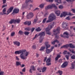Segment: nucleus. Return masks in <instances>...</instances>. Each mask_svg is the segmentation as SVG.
Returning <instances> with one entry per match:
<instances>
[{
    "mask_svg": "<svg viewBox=\"0 0 75 75\" xmlns=\"http://www.w3.org/2000/svg\"><path fill=\"white\" fill-rule=\"evenodd\" d=\"M55 13L57 15V16H59L61 14V11L59 10L55 11Z\"/></svg>",
    "mask_w": 75,
    "mask_h": 75,
    "instance_id": "nucleus-19",
    "label": "nucleus"
},
{
    "mask_svg": "<svg viewBox=\"0 0 75 75\" xmlns=\"http://www.w3.org/2000/svg\"><path fill=\"white\" fill-rule=\"evenodd\" d=\"M47 69V67H44L42 69V72H44L46 71Z\"/></svg>",
    "mask_w": 75,
    "mask_h": 75,
    "instance_id": "nucleus-33",
    "label": "nucleus"
},
{
    "mask_svg": "<svg viewBox=\"0 0 75 75\" xmlns=\"http://www.w3.org/2000/svg\"><path fill=\"white\" fill-rule=\"evenodd\" d=\"M10 10H9V9H8L7 11V13H6V14H7V15H8L9 14V13H10V12H10Z\"/></svg>",
    "mask_w": 75,
    "mask_h": 75,
    "instance_id": "nucleus-51",
    "label": "nucleus"
},
{
    "mask_svg": "<svg viewBox=\"0 0 75 75\" xmlns=\"http://www.w3.org/2000/svg\"><path fill=\"white\" fill-rule=\"evenodd\" d=\"M34 16V15L33 13H29L28 15H27L26 17L28 19H30V18H33Z\"/></svg>",
    "mask_w": 75,
    "mask_h": 75,
    "instance_id": "nucleus-10",
    "label": "nucleus"
},
{
    "mask_svg": "<svg viewBox=\"0 0 75 75\" xmlns=\"http://www.w3.org/2000/svg\"><path fill=\"white\" fill-rule=\"evenodd\" d=\"M13 42L15 45H16L17 46H20V43L18 41H15Z\"/></svg>",
    "mask_w": 75,
    "mask_h": 75,
    "instance_id": "nucleus-18",
    "label": "nucleus"
},
{
    "mask_svg": "<svg viewBox=\"0 0 75 75\" xmlns=\"http://www.w3.org/2000/svg\"><path fill=\"white\" fill-rule=\"evenodd\" d=\"M18 33L20 34V35H22L24 34V32H23L22 30H20L19 31Z\"/></svg>",
    "mask_w": 75,
    "mask_h": 75,
    "instance_id": "nucleus-36",
    "label": "nucleus"
},
{
    "mask_svg": "<svg viewBox=\"0 0 75 75\" xmlns=\"http://www.w3.org/2000/svg\"><path fill=\"white\" fill-rule=\"evenodd\" d=\"M71 66H72L70 68V69H74V68H75V64H74L72 63Z\"/></svg>",
    "mask_w": 75,
    "mask_h": 75,
    "instance_id": "nucleus-25",
    "label": "nucleus"
},
{
    "mask_svg": "<svg viewBox=\"0 0 75 75\" xmlns=\"http://www.w3.org/2000/svg\"><path fill=\"white\" fill-rule=\"evenodd\" d=\"M52 7H54L55 9L57 8V6H55L54 4H52L51 5H49L47 6H46L45 9L46 10H48V9L52 8Z\"/></svg>",
    "mask_w": 75,
    "mask_h": 75,
    "instance_id": "nucleus-3",
    "label": "nucleus"
},
{
    "mask_svg": "<svg viewBox=\"0 0 75 75\" xmlns=\"http://www.w3.org/2000/svg\"><path fill=\"white\" fill-rule=\"evenodd\" d=\"M71 59H75V55L73 54L72 56L71 57Z\"/></svg>",
    "mask_w": 75,
    "mask_h": 75,
    "instance_id": "nucleus-41",
    "label": "nucleus"
},
{
    "mask_svg": "<svg viewBox=\"0 0 75 75\" xmlns=\"http://www.w3.org/2000/svg\"><path fill=\"white\" fill-rule=\"evenodd\" d=\"M36 18L34 19L33 21V23L34 24H36L37 23V22L38 21V19L37 18V16H36Z\"/></svg>",
    "mask_w": 75,
    "mask_h": 75,
    "instance_id": "nucleus-21",
    "label": "nucleus"
},
{
    "mask_svg": "<svg viewBox=\"0 0 75 75\" xmlns=\"http://www.w3.org/2000/svg\"><path fill=\"white\" fill-rule=\"evenodd\" d=\"M60 57H61V55H60V54H59V55H57L55 59V61H58V59Z\"/></svg>",
    "mask_w": 75,
    "mask_h": 75,
    "instance_id": "nucleus-26",
    "label": "nucleus"
},
{
    "mask_svg": "<svg viewBox=\"0 0 75 75\" xmlns=\"http://www.w3.org/2000/svg\"><path fill=\"white\" fill-rule=\"evenodd\" d=\"M68 15V13L67 12H63V13H62L60 16L61 17H65L67 15Z\"/></svg>",
    "mask_w": 75,
    "mask_h": 75,
    "instance_id": "nucleus-15",
    "label": "nucleus"
},
{
    "mask_svg": "<svg viewBox=\"0 0 75 75\" xmlns=\"http://www.w3.org/2000/svg\"><path fill=\"white\" fill-rule=\"evenodd\" d=\"M39 10V8H35L34 9V11H35L36 10Z\"/></svg>",
    "mask_w": 75,
    "mask_h": 75,
    "instance_id": "nucleus-60",
    "label": "nucleus"
},
{
    "mask_svg": "<svg viewBox=\"0 0 75 75\" xmlns=\"http://www.w3.org/2000/svg\"><path fill=\"white\" fill-rule=\"evenodd\" d=\"M22 51V54H21L20 55V57L21 58V59H26V58H27V57H24L23 55V54H24V53H23V52H25V51H26V50H21Z\"/></svg>",
    "mask_w": 75,
    "mask_h": 75,
    "instance_id": "nucleus-5",
    "label": "nucleus"
},
{
    "mask_svg": "<svg viewBox=\"0 0 75 75\" xmlns=\"http://www.w3.org/2000/svg\"><path fill=\"white\" fill-rule=\"evenodd\" d=\"M3 28H3V29L2 30V31H4V30H6V27L4 26H3Z\"/></svg>",
    "mask_w": 75,
    "mask_h": 75,
    "instance_id": "nucleus-58",
    "label": "nucleus"
},
{
    "mask_svg": "<svg viewBox=\"0 0 75 75\" xmlns=\"http://www.w3.org/2000/svg\"><path fill=\"white\" fill-rule=\"evenodd\" d=\"M55 1L59 4L61 3V0H55Z\"/></svg>",
    "mask_w": 75,
    "mask_h": 75,
    "instance_id": "nucleus-31",
    "label": "nucleus"
},
{
    "mask_svg": "<svg viewBox=\"0 0 75 75\" xmlns=\"http://www.w3.org/2000/svg\"><path fill=\"white\" fill-rule=\"evenodd\" d=\"M24 34L25 35H28L30 34V32L27 31H25L24 33Z\"/></svg>",
    "mask_w": 75,
    "mask_h": 75,
    "instance_id": "nucleus-39",
    "label": "nucleus"
},
{
    "mask_svg": "<svg viewBox=\"0 0 75 75\" xmlns=\"http://www.w3.org/2000/svg\"><path fill=\"white\" fill-rule=\"evenodd\" d=\"M6 8H4L3 10V12H1L0 14L1 15H4V14H6Z\"/></svg>",
    "mask_w": 75,
    "mask_h": 75,
    "instance_id": "nucleus-16",
    "label": "nucleus"
},
{
    "mask_svg": "<svg viewBox=\"0 0 75 75\" xmlns=\"http://www.w3.org/2000/svg\"><path fill=\"white\" fill-rule=\"evenodd\" d=\"M32 70L31 69H30V70H29V72H30V73H31V74H32L33 73V71H32Z\"/></svg>",
    "mask_w": 75,
    "mask_h": 75,
    "instance_id": "nucleus-61",
    "label": "nucleus"
},
{
    "mask_svg": "<svg viewBox=\"0 0 75 75\" xmlns=\"http://www.w3.org/2000/svg\"><path fill=\"white\" fill-rule=\"evenodd\" d=\"M20 21H21V20L19 19L15 20V23H20Z\"/></svg>",
    "mask_w": 75,
    "mask_h": 75,
    "instance_id": "nucleus-23",
    "label": "nucleus"
},
{
    "mask_svg": "<svg viewBox=\"0 0 75 75\" xmlns=\"http://www.w3.org/2000/svg\"><path fill=\"white\" fill-rule=\"evenodd\" d=\"M65 57L67 59H69V56L66 55Z\"/></svg>",
    "mask_w": 75,
    "mask_h": 75,
    "instance_id": "nucleus-55",
    "label": "nucleus"
},
{
    "mask_svg": "<svg viewBox=\"0 0 75 75\" xmlns=\"http://www.w3.org/2000/svg\"><path fill=\"white\" fill-rule=\"evenodd\" d=\"M6 3V0H3V4H5Z\"/></svg>",
    "mask_w": 75,
    "mask_h": 75,
    "instance_id": "nucleus-63",
    "label": "nucleus"
},
{
    "mask_svg": "<svg viewBox=\"0 0 75 75\" xmlns=\"http://www.w3.org/2000/svg\"><path fill=\"white\" fill-rule=\"evenodd\" d=\"M34 30H35V28H33L31 29V32L33 33L34 31Z\"/></svg>",
    "mask_w": 75,
    "mask_h": 75,
    "instance_id": "nucleus-49",
    "label": "nucleus"
},
{
    "mask_svg": "<svg viewBox=\"0 0 75 75\" xmlns=\"http://www.w3.org/2000/svg\"><path fill=\"white\" fill-rule=\"evenodd\" d=\"M22 53V51L21 50H20L19 51H17L15 52V54H20L21 53Z\"/></svg>",
    "mask_w": 75,
    "mask_h": 75,
    "instance_id": "nucleus-20",
    "label": "nucleus"
},
{
    "mask_svg": "<svg viewBox=\"0 0 75 75\" xmlns=\"http://www.w3.org/2000/svg\"><path fill=\"white\" fill-rule=\"evenodd\" d=\"M45 48V47H42L40 50V51H42V50H44V49Z\"/></svg>",
    "mask_w": 75,
    "mask_h": 75,
    "instance_id": "nucleus-40",
    "label": "nucleus"
},
{
    "mask_svg": "<svg viewBox=\"0 0 75 75\" xmlns=\"http://www.w3.org/2000/svg\"><path fill=\"white\" fill-rule=\"evenodd\" d=\"M57 74H58L59 73V75H62V71L60 70H59L57 72Z\"/></svg>",
    "mask_w": 75,
    "mask_h": 75,
    "instance_id": "nucleus-30",
    "label": "nucleus"
},
{
    "mask_svg": "<svg viewBox=\"0 0 75 75\" xmlns=\"http://www.w3.org/2000/svg\"><path fill=\"white\" fill-rule=\"evenodd\" d=\"M47 57H45L44 58V62H45L46 61V60H47Z\"/></svg>",
    "mask_w": 75,
    "mask_h": 75,
    "instance_id": "nucleus-57",
    "label": "nucleus"
},
{
    "mask_svg": "<svg viewBox=\"0 0 75 75\" xmlns=\"http://www.w3.org/2000/svg\"><path fill=\"white\" fill-rule=\"evenodd\" d=\"M15 23V20L14 19H11L10 21H9L10 24H13V23Z\"/></svg>",
    "mask_w": 75,
    "mask_h": 75,
    "instance_id": "nucleus-22",
    "label": "nucleus"
},
{
    "mask_svg": "<svg viewBox=\"0 0 75 75\" xmlns=\"http://www.w3.org/2000/svg\"><path fill=\"white\" fill-rule=\"evenodd\" d=\"M33 49H35L36 48V46L35 45H33Z\"/></svg>",
    "mask_w": 75,
    "mask_h": 75,
    "instance_id": "nucleus-64",
    "label": "nucleus"
},
{
    "mask_svg": "<svg viewBox=\"0 0 75 75\" xmlns=\"http://www.w3.org/2000/svg\"><path fill=\"white\" fill-rule=\"evenodd\" d=\"M31 2V3H33V0H26L25 1V3L26 4L28 3L29 2Z\"/></svg>",
    "mask_w": 75,
    "mask_h": 75,
    "instance_id": "nucleus-27",
    "label": "nucleus"
},
{
    "mask_svg": "<svg viewBox=\"0 0 75 75\" xmlns=\"http://www.w3.org/2000/svg\"><path fill=\"white\" fill-rule=\"evenodd\" d=\"M39 36H40V38L42 37V36H45V32H40L38 35Z\"/></svg>",
    "mask_w": 75,
    "mask_h": 75,
    "instance_id": "nucleus-17",
    "label": "nucleus"
},
{
    "mask_svg": "<svg viewBox=\"0 0 75 75\" xmlns=\"http://www.w3.org/2000/svg\"><path fill=\"white\" fill-rule=\"evenodd\" d=\"M30 69H32V70L33 71H35V67L34 66H32L30 67Z\"/></svg>",
    "mask_w": 75,
    "mask_h": 75,
    "instance_id": "nucleus-34",
    "label": "nucleus"
},
{
    "mask_svg": "<svg viewBox=\"0 0 75 75\" xmlns=\"http://www.w3.org/2000/svg\"><path fill=\"white\" fill-rule=\"evenodd\" d=\"M54 25H51L50 26H48L47 28L45 29V31L46 32V34H48V35H51V32H50V30L52 28V26L53 27Z\"/></svg>",
    "mask_w": 75,
    "mask_h": 75,
    "instance_id": "nucleus-2",
    "label": "nucleus"
},
{
    "mask_svg": "<svg viewBox=\"0 0 75 75\" xmlns=\"http://www.w3.org/2000/svg\"><path fill=\"white\" fill-rule=\"evenodd\" d=\"M27 25H31V21H27Z\"/></svg>",
    "mask_w": 75,
    "mask_h": 75,
    "instance_id": "nucleus-42",
    "label": "nucleus"
},
{
    "mask_svg": "<svg viewBox=\"0 0 75 75\" xmlns=\"http://www.w3.org/2000/svg\"><path fill=\"white\" fill-rule=\"evenodd\" d=\"M44 38H41L40 39H39V42L40 43H42V42L43 41V40H44Z\"/></svg>",
    "mask_w": 75,
    "mask_h": 75,
    "instance_id": "nucleus-32",
    "label": "nucleus"
},
{
    "mask_svg": "<svg viewBox=\"0 0 75 75\" xmlns=\"http://www.w3.org/2000/svg\"><path fill=\"white\" fill-rule=\"evenodd\" d=\"M54 42L55 43V42H57V43H59V41H58V40H55L54 41Z\"/></svg>",
    "mask_w": 75,
    "mask_h": 75,
    "instance_id": "nucleus-56",
    "label": "nucleus"
},
{
    "mask_svg": "<svg viewBox=\"0 0 75 75\" xmlns=\"http://www.w3.org/2000/svg\"><path fill=\"white\" fill-rule=\"evenodd\" d=\"M71 11L74 13H75V9H72L71 10Z\"/></svg>",
    "mask_w": 75,
    "mask_h": 75,
    "instance_id": "nucleus-50",
    "label": "nucleus"
},
{
    "mask_svg": "<svg viewBox=\"0 0 75 75\" xmlns=\"http://www.w3.org/2000/svg\"><path fill=\"white\" fill-rule=\"evenodd\" d=\"M61 37H64V38H69V36H64V35H61Z\"/></svg>",
    "mask_w": 75,
    "mask_h": 75,
    "instance_id": "nucleus-28",
    "label": "nucleus"
},
{
    "mask_svg": "<svg viewBox=\"0 0 75 75\" xmlns=\"http://www.w3.org/2000/svg\"><path fill=\"white\" fill-rule=\"evenodd\" d=\"M44 4H41L40 5L39 7H40V8H44Z\"/></svg>",
    "mask_w": 75,
    "mask_h": 75,
    "instance_id": "nucleus-29",
    "label": "nucleus"
},
{
    "mask_svg": "<svg viewBox=\"0 0 75 75\" xmlns=\"http://www.w3.org/2000/svg\"><path fill=\"white\" fill-rule=\"evenodd\" d=\"M24 8H25V9H27V8H28V10H31V8H29V6H28V5L27 4H22V9H24Z\"/></svg>",
    "mask_w": 75,
    "mask_h": 75,
    "instance_id": "nucleus-6",
    "label": "nucleus"
},
{
    "mask_svg": "<svg viewBox=\"0 0 75 75\" xmlns=\"http://www.w3.org/2000/svg\"><path fill=\"white\" fill-rule=\"evenodd\" d=\"M55 38H57V39H59V35H56L55 36Z\"/></svg>",
    "mask_w": 75,
    "mask_h": 75,
    "instance_id": "nucleus-62",
    "label": "nucleus"
},
{
    "mask_svg": "<svg viewBox=\"0 0 75 75\" xmlns=\"http://www.w3.org/2000/svg\"><path fill=\"white\" fill-rule=\"evenodd\" d=\"M25 30L26 31H30V28L28 27L27 28H25Z\"/></svg>",
    "mask_w": 75,
    "mask_h": 75,
    "instance_id": "nucleus-37",
    "label": "nucleus"
},
{
    "mask_svg": "<svg viewBox=\"0 0 75 75\" xmlns=\"http://www.w3.org/2000/svg\"><path fill=\"white\" fill-rule=\"evenodd\" d=\"M66 20H70L71 19L69 18V16H68L66 18Z\"/></svg>",
    "mask_w": 75,
    "mask_h": 75,
    "instance_id": "nucleus-54",
    "label": "nucleus"
},
{
    "mask_svg": "<svg viewBox=\"0 0 75 75\" xmlns=\"http://www.w3.org/2000/svg\"><path fill=\"white\" fill-rule=\"evenodd\" d=\"M46 65L47 66H50L51 65V58H49L46 61Z\"/></svg>",
    "mask_w": 75,
    "mask_h": 75,
    "instance_id": "nucleus-9",
    "label": "nucleus"
},
{
    "mask_svg": "<svg viewBox=\"0 0 75 75\" xmlns=\"http://www.w3.org/2000/svg\"><path fill=\"white\" fill-rule=\"evenodd\" d=\"M59 30H60V28L58 27L57 30H54V32L55 35H56L57 34H59Z\"/></svg>",
    "mask_w": 75,
    "mask_h": 75,
    "instance_id": "nucleus-8",
    "label": "nucleus"
},
{
    "mask_svg": "<svg viewBox=\"0 0 75 75\" xmlns=\"http://www.w3.org/2000/svg\"><path fill=\"white\" fill-rule=\"evenodd\" d=\"M54 48V46H53L51 47L50 49H46V53H47V54H49V53H50V52L52 51Z\"/></svg>",
    "mask_w": 75,
    "mask_h": 75,
    "instance_id": "nucleus-7",
    "label": "nucleus"
},
{
    "mask_svg": "<svg viewBox=\"0 0 75 75\" xmlns=\"http://www.w3.org/2000/svg\"><path fill=\"white\" fill-rule=\"evenodd\" d=\"M62 60L61 59L59 60V63H61V62H62Z\"/></svg>",
    "mask_w": 75,
    "mask_h": 75,
    "instance_id": "nucleus-53",
    "label": "nucleus"
},
{
    "mask_svg": "<svg viewBox=\"0 0 75 75\" xmlns=\"http://www.w3.org/2000/svg\"><path fill=\"white\" fill-rule=\"evenodd\" d=\"M67 23H66L65 22H63L62 23L63 28L65 29H68V28L67 27Z\"/></svg>",
    "mask_w": 75,
    "mask_h": 75,
    "instance_id": "nucleus-12",
    "label": "nucleus"
},
{
    "mask_svg": "<svg viewBox=\"0 0 75 75\" xmlns=\"http://www.w3.org/2000/svg\"><path fill=\"white\" fill-rule=\"evenodd\" d=\"M18 12H19V9L15 8L13 10V12L12 13V14H13L18 13Z\"/></svg>",
    "mask_w": 75,
    "mask_h": 75,
    "instance_id": "nucleus-14",
    "label": "nucleus"
},
{
    "mask_svg": "<svg viewBox=\"0 0 75 75\" xmlns=\"http://www.w3.org/2000/svg\"><path fill=\"white\" fill-rule=\"evenodd\" d=\"M59 8L62 9V8H63V6L62 5H60L59 6Z\"/></svg>",
    "mask_w": 75,
    "mask_h": 75,
    "instance_id": "nucleus-48",
    "label": "nucleus"
},
{
    "mask_svg": "<svg viewBox=\"0 0 75 75\" xmlns=\"http://www.w3.org/2000/svg\"><path fill=\"white\" fill-rule=\"evenodd\" d=\"M64 47H66V48H68V47H70L71 48H75V46H74V45L72 44H67L62 46L60 48H64Z\"/></svg>",
    "mask_w": 75,
    "mask_h": 75,
    "instance_id": "nucleus-4",
    "label": "nucleus"
},
{
    "mask_svg": "<svg viewBox=\"0 0 75 75\" xmlns=\"http://www.w3.org/2000/svg\"><path fill=\"white\" fill-rule=\"evenodd\" d=\"M48 18L49 19L47 21L46 23L51 22V21H53L54 20H55V16L54 14H51L49 16Z\"/></svg>",
    "mask_w": 75,
    "mask_h": 75,
    "instance_id": "nucleus-1",
    "label": "nucleus"
},
{
    "mask_svg": "<svg viewBox=\"0 0 75 75\" xmlns=\"http://www.w3.org/2000/svg\"><path fill=\"white\" fill-rule=\"evenodd\" d=\"M35 31H37V32H38L39 31H41V28H40V27H38V28L35 29Z\"/></svg>",
    "mask_w": 75,
    "mask_h": 75,
    "instance_id": "nucleus-24",
    "label": "nucleus"
},
{
    "mask_svg": "<svg viewBox=\"0 0 75 75\" xmlns=\"http://www.w3.org/2000/svg\"><path fill=\"white\" fill-rule=\"evenodd\" d=\"M16 59L17 61H18L20 60V59L18 58V57L17 56H16Z\"/></svg>",
    "mask_w": 75,
    "mask_h": 75,
    "instance_id": "nucleus-59",
    "label": "nucleus"
},
{
    "mask_svg": "<svg viewBox=\"0 0 75 75\" xmlns=\"http://www.w3.org/2000/svg\"><path fill=\"white\" fill-rule=\"evenodd\" d=\"M21 65V63L18 62H16V65L17 66H18V65Z\"/></svg>",
    "mask_w": 75,
    "mask_h": 75,
    "instance_id": "nucleus-38",
    "label": "nucleus"
},
{
    "mask_svg": "<svg viewBox=\"0 0 75 75\" xmlns=\"http://www.w3.org/2000/svg\"><path fill=\"white\" fill-rule=\"evenodd\" d=\"M46 20H47V18H44L43 20V21H42L43 23H45V21H46Z\"/></svg>",
    "mask_w": 75,
    "mask_h": 75,
    "instance_id": "nucleus-44",
    "label": "nucleus"
},
{
    "mask_svg": "<svg viewBox=\"0 0 75 75\" xmlns=\"http://www.w3.org/2000/svg\"><path fill=\"white\" fill-rule=\"evenodd\" d=\"M14 8V7L13 6L11 7L10 8H9V10H10V12H11L12 11V10H13V9Z\"/></svg>",
    "mask_w": 75,
    "mask_h": 75,
    "instance_id": "nucleus-43",
    "label": "nucleus"
},
{
    "mask_svg": "<svg viewBox=\"0 0 75 75\" xmlns=\"http://www.w3.org/2000/svg\"><path fill=\"white\" fill-rule=\"evenodd\" d=\"M68 35H69V33L67 32H66L64 33V36L65 35L68 36Z\"/></svg>",
    "mask_w": 75,
    "mask_h": 75,
    "instance_id": "nucleus-35",
    "label": "nucleus"
},
{
    "mask_svg": "<svg viewBox=\"0 0 75 75\" xmlns=\"http://www.w3.org/2000/svg\"><path fill=\"white\" fill-rule=\"evenodd\" d=\"M67 51L64 50V52L63 53V54H64V55H65V54H67Z\"/></svg>",
    "mask_w": 75,
    "mask_h": 75,
    "instance_id": "nucleus-52",
    "label": "nucleus"
},
{
    "mask_svg": "<svg viewBox=\"0 0 75 75\" xmlns=\"http://www.w3.org/2000/svg\"><path fill=\"white\" fill-rule=\"evenodd\" d=\"M49 42H45V44L46 46V49H48L51 47V45L49 44Z\"/></svg>",
    "mask_w": 75,
    "mask_h": 75,
    "instance_id": "nucleus-13",
    "label": "nucleus"
},
{
    "mask_svg": "<svg viewBox=\"0 0 75 75\" xmlns=\"http://www.w3.org/2000/svg\"><path fill=\"white\" fill-rule=\"evenodd\" d=\"M47 1H49V2H50L51 3H52L53 2L54 0H46Z\"/></svg>",
    "mask_w": 75,
    "mask_h": 75,
    "instance_id": "nucleus-47",
    "label": "nucleus"
},
{
    "mask_svg": "<svg viewBox=\"0 0 75 75\" xmlns=\"http://www.w3.org/2000/svg\"><path fill=\"white\" fill-rule=\"evenodd\" d=\"M28 52H26V53L25 54V57H27L28 56Z\"/></svg>",
    "mask_w": 75,
    "mask_h": 75,
    "instance_id": "nucleus-45",
    "label": "nucleus"
},
{
    "mask_svg": "<svg viewBox=\"0 0 75 75\" xmlns=\"http://www.w3.org/2000/svg\"><path fill=\"white\" fill-rule=\"evenodd\" d=\"M68 65V62L67 61L65 62L62 65L61 67L63 68H65V67H67Z\"/></svg>",
    "mask_w": 75,
    "mask_h": 75,
    "instance_id": "nucleus-11",
    "label": "nucleus"
},
{
    "mask_svg": "<svg viewBox=\"0 0 75 75\" xmlns=\"http://www.w3.org/2000/svg\"><path fill=\"white\" fill-rule=\"evenodd\" d=\"M15 34V33L14 32H12L11 33V37H13V36H14V35Z\"/></svg>",
    "mask_w": 75,
    "mask_h": 75,
    "instance_id": "nucleus-46",
    "label": "nucleus"
}]
</instances>
